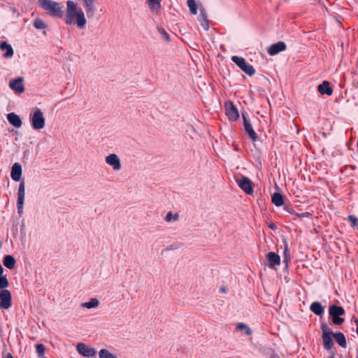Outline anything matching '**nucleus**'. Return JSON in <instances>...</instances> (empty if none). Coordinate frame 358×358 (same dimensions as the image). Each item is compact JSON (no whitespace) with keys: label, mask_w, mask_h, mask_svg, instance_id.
<instances>
[{"label":"nucleus","mask_w":358,"mask_h":358,"mask_svg":"<svg viewBox=\"0 0 358 358\" xmlns=\"http://www.w3.org/2000/svg\"><path fill=\"white\" fill-rule=\"evenodd\" d=\"M66 23L67 24H71L74 23L76 20L78 28H85L87 20L83 10L80 8H78L75 2L71 1H68L66 2Z\"/></svg>","instance_id":"1"},{"label":"nucleus","mask_w":358,"mask_h":358,"mask_svg":"<svg viewBox=\"0 0 358 358\" xmlns=\"http://www.w3.org/2000/svg\"><path fill=\"white\" fill-rule=\"evenodd\" d=\"M39 6L50 15L56 17H62L64 15L62 6L60 3L52 0H38Z\"/></svg>","instance_id":"2"},{"label":"nucleus","mask_w":358,"mask_h":358,"mask_svg":"<svg viewBox=\"0 0 358 358\" xmlns=\"http://www.w3.org/2000/svg\"><path fill=\"white\" fill-rule=\"evenodd\" d=\"M321 330L322 332V339L324 348L326 350H329L334 346V341L332 339L333 331L329 329L328 324L326 323L321 324Z\"/></svg>","instance_id":"3"},{"label":"nucleus","mask_w":358,"mask_h":358,"mask_svg":"<svg viewBox=\"0 0 358 358\" xmlns=\"http://www.w3.org/2000/svg\"><path fill=\"white\" fill-rule=\"evenodd\" d=\"M329 313L332 319V322L336 325H341L344 322V319L340 316L345 314V310L342 306L331 305L329 308Z\"/></svg>","instance_id":"4"},{"label":"nucleus","mask_w":358,"mask_h":358,"mask_svg":"<svg viewBox=\"0 0 358 358\" xmlns=\"http://www.w3.org/2000/svg\"><path fill=\"white\" fill-rule=\"evenodd\" d=\"M32 127L34 129H41L45 126V120L41 109L36 108L30 117Z\"/></svg>","instance_id":"5"},{"label":"nucleus","mask_w":358,"mask_h":358,"mask_svg":"<svg viewBox=\"0 0 358 358\" xmlns=\"http://www.w3.org/2000/svg\"><path fill=\"white\" fill-rule=\"evenodd\" d=\"M25 196V182L22 180L19 185L17 200V213L20 215L23 213L24 202Z\"/></svg>","instance_id":"6"},{"label":"nucleus","mask_w":358,"mask_h":358,"mask_svg":"<svg viewBox=\"0 0 358 358\" xmlns=\"http://www.w3.org/2000/svg\"><path fill=\"white\" fill-rule=\"evenodd\" d=\"M76 350L80 355L87 358H91L96 354V351L94 348H91L84 343H78L76 345Z\"/></svg>","instance_id":"7"},{"label":"nucleus","mask_w":358,"mask_h":358,"mask_svg":"<svg viewBox=\"0 0 358 358\" xmlns=\"http://www.w3.org/2000/svg\"><path fill=\"white\" fill-rule=\"evenodd\" d=\"M12 296L8 289L0 291V308L8 309L11 306Z\"/></svg>","instance_id":"8"},{"label":"nucleus","mask_w":358,"mask_h":358,"mask_svg":"<svg viewBox=\"0 0 358 358\" xmlns=\"http://www.w3.org/2000/svg\"><path fill=\"white\" fill-rule=\"evenodd\" d=\"M239 187L247 194L253 193V187L250 180L247 177H242L241 179H236Z\"/></svg>","instance_id":"9"},{"label":"nucleus","mask_w":358,"mask_h":358,"mask_svg":"<svg viewBox=\"0 0 358 358\" xmlns=\"http://www.w3.org/2000/svg\"><path fill=\"white\" fill-rule=\"evenodd\" d=\"M106 162L113 168L114 171H120L122 168L121 161L116 154H110L106 157Z\"/></svg>","instance_id":"10"},{"label":"nucleus","mask_w":358,"mask_h":358,"mask_svg":"<svg viewBox=\"0 0 358 358\" xmlns=\"http://www.w3.org/2000/svg\"><path fill=\"white\" fill-rule=\"evenodd\" d=\"M266 259L268 262L267 266L270 268H274L277 265H279L280 263V256L273 252H270L267 254Z\"/></svg>","instance_id":"11"},{"label":"nucleus","mask_w":358,"mask_h":358,"mask_svg":"<svg viewBox=\"0 0 358 358\" xmlns=\"http://www.w3.org/2000/svg\"><path fill=\"white\" fill-rule=\"evenodd\" d=\"M23 78L20 77L11 80L9 83V87L17 93H22L24 91V87L22 84Z\"/></svg>","instance_id":"12"},{"label":"nucleus","mask_w":358,"mask_h":358,"mask_svg":"<svg viewBox=\"0 0 358 358\" xmlns=\"http://www.w3.org/2000/svg\"><path fill=\"white\" fill-rule=\"evenodd\" d=\"M286 49V44L282 41H279L276 43L272 44L268 49V53L270 55H275Z\"/></svg>","instance_id":"13"},{"label":"nucleus","mask_w":358,"mask_h":358,"mask_svg":"<svg viewBox=\"0 0 358 358\" xmlns=\"http://www.w3.org/2000/svg\"><path fill=\"white\" fill-rule=\"evenodd\" d=\"M226 115L231 121H236L239 117V113L237 108L231 103L229 106H226Z\"/></svg>","instance_id":"14"},{"label":"nucleus","mask_w":358,"mask_h":358,"mask_svg":"<svg viewBox=\"0 0 358 358\" xmlns=\"http://www.w3.org/2000/svg\"><path fill=\"white\" fill-rule=\"evenodd\" d=\"M22 176V166L19 163H15L11 169L10 177L14 181H19Z\"/></svg>","instance_id":"15"},{"label":"nucleus","mask_w":358,"mask_h":358,"mask_svg":"<svg viewBox=\"0 0 358 358\" xmlns=\"http://www.w3.org/2000/svg\"><path fill=\"white\" fill-rule=\"evenodd\" d=\"M96 1H94V2L88 3L87 4H83V7L85 10L87 17L90 18L94 17L96 10Z\"/></svg>","instance_id":"16"},{"label":"nucleus","mask_w":358,"mask_h":358,"mask_svg":"<svg viewBox=\"0 0 358 358\" xmlns=\"http://www.w3.org/2000/svg\"><path fill=\"white\" fill-rule=\"evenodd\" d=\"M0 49L1 51L6 50L3 53V57L6 58H10L13 56V49L12 46L6 41H1L0 43Z\"/></svg>","instance_id":"17"},{"label":"nucleus","mask_w":358,"mask_h":358,"mask_svg":"<svg viewBox=\"0 0 358 358\" xmlns=\"http://www.w3.org/2000/svg\"><path fill=\"white\" fill-rule=\"evenodd\" d=\"M317 90L322 94H327L330 96L333 93V90L330 87L329 83L327 80H324L321 84H320L317 87Z\"/></svg>","instance_id":"18"},{"label":"nucleus","mask_w":358,"mask_h":358,"mask_svg":"<svg viewBox=\"0 0 358 358\" xmlns=\"http://www.w3.org/2000/svg\"><path fill=\"white\" fill-rule=\"evenodd\" d=\"M7 119L10 124L14 127L19 128L22 126V120L19 115L14 113H10L7 115Z\"/></svg>","instance_id":"19"},{"label":"nucleus","mask_w":358,"mask_h":358,"mask_svg":"<svg viewBox=\"0 0 358 358\" xmlns=\"http://www.w3.org/2000/svg\"><path fill=\"white\" fill-rule=\"evenodd\" d=\"M200 23L201 25L203 27V28L208 31L209 29V24H208V15L205 10V9L202 7L200 8Z\"/></svg>","instance_id":"20"},{"label":"nucleus","mask_w":358,"mask_h":358,"mask_svg":"<svg viewBox=\"0 0 358 358\" xmlns=\"http://www.w3.org/2000/svg\"><path fill=\"white\" fill-rule=\"evenodd\" d=\"M310 310L316 315L321 316L324 313V307L318 301L313 302L310 306Z\"/></svg>","instance_id":"21"},{"label":"nucleus","mask_w":358,"mask_h":358,"mask_svg":"<svg viewBox=\"0 0 358 358\" xmlns=\"http://www.w3.org/2000/svg\"><path fill=\"white\" fill-rule=\"evenodd\" d=\"M16 263L15 259L10 255H6L3 259V265L8 269H13Z\"/></svg>","instance_id":"22"},{"label":"nucleus","mask_w":358,"mask_h":358,"mask_svg":"<svg viewBox=\"0 0 358 358\" xmlns=\"http://www.w3.org/2000/svg\"><path fill=\"white\" fill-rule=\"evenodd\" d=\"M333 337L336 343L342 348L347 347L346 338L345 335L341 332L333 333Z\"/></svg>","instance_id":"23"},{"label":"nucleus","mask_w":358,"mask_h":358,"mask_svg":"<svg viewBox=\"0 0 358 358\" xmlns=\"http://www.w3.org/2000/svg\"><path fill=\"white\" fill-rule=\"evenodd\" d=\"M245 132L249 135L250 138L252 139L253 142L257 141V134L253 129L250 122H245L244 124Z\"/></svg>","instance_id":"24"},{"label":"nucleus","mask_w":358,"mask_h":358,"mask_svg":"<svg viewBox=\"0 0 358 358\" xmlns=\"http://www.w3.org/2000/svg\"><path fill=\"white\" fill-rule=\"evenodd\" d=\"M9 285L6 275H3V268L0 264V289H6Z\"/></svg>","instance_id":"25"},{"label":"nucleus","mask_w":358,"mask_h":358,"mask_svg":"<svg viewBox=\"0 0 358 358\" xmlns=\"http://www.w3.org/2000/svg\"><path fill=\"white\" fill-rule=\"evenodd\" d=\"M272 203L276 206H282L284 204L283 196L280 192L274 193L271 196Z\"/></svg>","instance_id":"26"},{"label":"nucleus","mask_w":358,"mask_h":358,"mask_svg":"<svg viewBox=\"0 0 358 358\" xmlns=\"http://www.w3.org/2000/svg\"><path fill=\"white\" fill-rule=\"evenodd\" d=\"M99 305V300L96 298H94L87 302L83 303L82 304V307L90 309V308H96Z\"/></svg>","instance_id":"27"},{"label":"nucleus","mask_w":358,"mask_h":358,"mask_svg":"<svg viewBox=\"0 0 358 358\" xmlns=\"http://www.w3.org/2000/svg\"><path fill=\"white\" fill-rule=\"evenodd\" d=\"M99 358H117V357L111 353L109 350L106 349H101L99 352Z\"/></svg>","instance_id":"28"},{"label":"nucleus","mask_w":358,"mask_h":358,"mask_svg":"<svg viewBox=\"0 0 358 358\" xmlns=\"http://www.w3.org/2000/svg\"><path fill=\"white\" fill-rule=\"evenodd\" d=\"M241 70L250 76H252L255 73L254 67L251 64H247L246 62Z\"/></svg>","instance_id":"29"},{"label":"nucleus","mask_w":358,"mask_h":358,"mask_svg":"<svg viewBox=\"0 0 358 358\" xmlns=\"http://www.w3.org/2000/svg\"><path fill=\"white\" fill-rule=\"evenodd\" d=\"M231 60L234 62L241 69L243 68L244 64H245V60L244 58L238 57V56H233L231 57Z\"/></svg>","instance_id":"30"},{"label":"nucleus","mask_w":358,"mask_h":358,"mask_svg":"<svg viewBox=\"0 0 358 358\" xmlns=\"http://www.w3.org/2000/svg\"><path fill=\"white\" fill-rule=\"evenodd\" d=\"M36 352H37L38 357H40V358L45 357L44 356H45V348L44 345H43L41 343L37 344L36 346Z\"/></svg>","instance_id":"31"},{"label":"nucleus","mask_w":358,"mask_h":358,"mask_svg":"<svg viewBox=\"0 0 358 358\" xmlns=\"http://www.w3.org/2000/svg\"><path fill=\"white\" fill-rule=\"evenodd\" d=\"M187 6H188L192 14H193V15L197 14V8L196 6L195 0H187Z\"/></svg>","instance_id":"32"},{"label":"nucleus","mask_w":358,"mask_h":358,"mask_svg":"<svg viewBox=\"0 0 358 358\" xmlns=\"http://www.w3.org/2000/svg\"><path fill=\"white\" fill-rule=\"evenodd\" d=\"M34 27L37 29H42L46 28L45 23L41 19H36L34 21Z\"/></svg>","instance_id":"33"},{"label":"nucleus","mask_w":358,"mask_h":358,"mask_svg":"<svg viewBox=\"0 0 358 358\" xmlns=\"http://www.w3.org/2000/svg\"><path fill=\"white\" fill-rule=\"evenodd\" d=\"M236 329H238L239 330H245V334L247 336H249L252 334L251 329L244 323H238L236 325Z\"/></svg>","instance_id":"34"},{"label":"nucleus","mask_w":358,"mask_h":358,"mask_svg":"<svg viewBox=\"0 0 358 358\" xmlns=\"http://www.w3.org/2000/svg\"><path fill=\"white\" fill-rule=\"evenodd\" d=\"M147 2L152 10H157L160 8V3L158 0H147Z\"/></svg>","instance_id":"35"},{"label":"nucleus","mask_w":358,"mask_h":358,"mask_svg":"<svg viewBox=\"0 0 358 358\" xmlns=\"http://www.w3.org/2000/svg\"><path fill=\"white\" fill-rule=\"evenodd\" d=\"M178 220V215L177 214H173L171 212H169L165 217V220L168 222L176 221Z\"/></svg>","instance_id":"36"},{"label":"nucleus","mask_w":358,"mask_h":358,"mask_svg":"<svg viewBox=\"0 0 358 358\" xmlns=\"http://www.w3.org/2000/svg\"><path fill=\"white\" fill-rule=\"evenodd\" d=\"M348 220L350 222L352 227H355L357 224V218L355 215H350L348 217Z\"/></svg>","instance_id":"37"},{"label":"nucleus","mask_w":358,"mask_h":358,"mask_svg":"<svg viewBox=\"0 0 358 358\" xmlns=\"http://www.w3.org/2000/svg\"><path fill=\"white\" fill-rule=\"evenodd\" d=\"M284 255H285V259H284V262H286V264H287L288 263V257L289 255V250H288V248L287 246L286 245L285 248V250H284Z\"/></svg>","instance_id":"38"},{"label":"nucleus","mask_w":358,"mask_h":358,"mask_svg":"<svg viewBox=\"0 0 358 358\" xmlns=\"http://www.w3.org/2000/svg\"><path fill=\"white\" fill-rule=\"evenodd\" d=\"M297 217H309L311 215L310 213H308V212H306V213H294Z\"/></svg>","instance_id":"39"},{"label":"nucleus","mask_w":358,"mask_h":358,"mask_svg":"<svg viewBox=\"0 0 358 358\" xmlns=\"http://www.w3.org/2000/svg\"><path fill=\"white\" fill-rule=\"evenodd\" d=\"M160 33L162 34V36L164 37V38L167 41L169 40V35L168 33L163 29H159Z\"/></svg>","instance_id":"40"},{"label":"nucleus","mask_w":358,"mask_h":358,"mask_svg":"<svg viewBox=\"0 0 358 358\" xmlns=\"http://www.w3.org/2000/svg\"><path fill=\"white\" fill-rule=\"evenodd\" d=\"M242 118L243 120V125L245 124V122H250V121L247 118V113H242Z\"/></svg>","instance_id":"41"},{"label":"nucleus","mask_w":358,"mask_h":358,"mask_svg":"<svg viewBox=\"0 0 358 358\" xmlns=\"http://www.w3.org/2000/svg\"><path fill=\"white\" fill-rule=\"evenodd\" d=\"M268 227L271 229H273V230H275L277 229L275 224L274 223H271L269 225H268Z\"/></svg>","instance_id":"42"},{"label":"nucleus","mask_w":358,"mask_h":358,"mask_svg":"<svg viewBox=\"0 0 358 358\" xmlns=\"http://www.w3.org/2000/svg\"><path fill=\"white\" fill-rule=\"evenodd\" d=\"M355 322L356 323V325H357V330H356V332L357 334H358V319H356Z\"/></svg>","instance_id":"43"},{"label":"nucleus","mask_w":358,"mask_h":358,"mask_svg":"<svg viewBox=\"0 0 358 358\" xmlns=\"http://www.w3.org/2000/svg\"><path fill=\"white\" fill-rule=\"evenodd\" d=\"M6 358H14L10 353H8L6 356Z\"/></svg>","instance_id":"44"},{"label":"nucleus","mask_w":358,"mask_h":358,"mask_svg":"<svg viewBox=\"0 0 358 358\" xmlns=\"http://www.w3.org/2000/svg\"><path fill=\"white\" fill-rule=\"evenodd\" d=\"M221 290H222V292H226V288L222 287Z\"/></svg>","instance_id":"45"}]
</instances>
